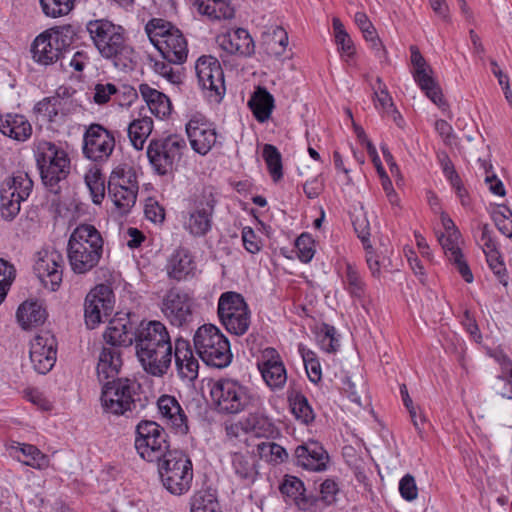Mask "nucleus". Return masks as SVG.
Returning <instances> with one entry per match:
<instances>
[{"instance_id":"1","label":"nucleus","mask_w":512,"mask_h":512,"mask_svg":"<svg viewBox=\"0 0 512 512\" xmlns=\"http://www.w3.org/2000/svg\"><path fill=\"white\" fill-rule=\"evenodd\" d=\"M87 31L99 54L119 70H131L136 63V52L125 29L107 19L91 20Z\"/></svg>"},{"instance_id":"2","label":"nucleus","mask_w":512,"mask_h":512,"mask_svg":"<svg viewBox=\"0 0 512 512\" xmlns=\"http://www.w3.org/2000/svg\"><path fill=\"white\" fill-rule=\"evenodd\" d=\"M101 233L91 224H80L71 233L67 257L75 274H86L95 268L103 254Z\"/></svg>"},{"instance_id":"3","label":"nucleus","mask_w":512,"mask_h":512,"mask_svg":"<svg viewBox=\"0 0 512 512\" xmlns=\"http://www.w3.org/2000/svg\"><path fill=\"white\" fill-rule=\"evenodd\" d=\"M210 395L216 411L225 415H236L261 404L256 392L232 378L216 380L212 384Z\"/></svg>"},{"instance_id":"4","label":"nucleus","mask_w":512,"mask_h":512,"mask_svg":"<svg viewBox=\"0 0 512 512\" xmlns=\"http://www.w3.org/2000/svg\"><path fill=\"white\" fill-rule=\"evenodd\" d=\"M141 385L135 379L117 377L102 386L101 401L104 409L115 415L143 410L147 406V397H141Z\"/></svg>"},{"instance_id":"5","label":"nucleus","mask_w":512,"mask_h":512,"mask_svg":"<svg viewBox=\"0 0 512 512\" xmlns=\"http://www.w3.org/2000/svg\"><path fill=\"white\" fill-rule=\"evenodd\" d=\"M133 322H126L120 329H111L107 337L109 342L118 343L126 347L135 344L136 353L142 350L166 348L172 345L169 333L163 322H140L137 329L133 330Z\"/></svg>"},{"instance_id":"6","label":"nucleus","mask_w":512,"mask_h":512,"mask_svg":"<svg viewBox=\"0 0 512 512\" xmlns=\"http://www.w3.org/2000/svg\"><path fill=\"white\" fill-rule=\"evenodd\" d=\"M145 32L165 61L181 65L188 57V43L182 31L172 23L153 18L145 25Z\"/></svg>"},{"instance_id":"7","label":"nucleus","mask_w":512,"mask_h":512,"mask_svg":"<svg viewBox=\"0 0 512 512\" xmlns=\"http://www.w3.org/2000/svg\"><path fill=\"white\" fill-rule=\"evenodd\" d=\"M34 155L42 183L51 193L58 194L59 183L70 172L67 152L53 142L40 140L35 143Z\"/></svg>"},{"instance_id":"8","label":"nucleus","mask_w":512,"mask_h":512,"mask_svg":"<svg viewBox=\"0 0 512 512\" xmlns=\"http://www.w3.org/2000/svg\"><path fill=\"white\" fill-rule=\"evenodd\" d=\"M193 345L201 360L208 366L222 369L232 362L230 342L218 327L205 323L193 336Z\"/></svg>"},{"instance_id":"9","label":"nucleus","mask_w":512,"mask_h":512,"mask_svg":"<svg viewBox=\"0 0 512 512\" xmlns=\"http://www.w3.org/2000/svg\"><path fill=\"white\" fill-rule=\"evenodd\" d=\"M218 203V193L212 186L203 187L200 193L188 199V208L183 213L184 229L194 237L206 236L213 226V216Z\"/></svg>"},{"instance_id":"10","label":"nucleus","mask_w":512,"mask_h":512,"mask_svg":"<svg viewBox=\"0 0 512 512\" xmlns=\"http://www.w3.org/2000/svg\"><path fill=\"white\" fill-rule=\"evenodd\" d=\"M73 33L71 26L48 29L39 34L31 45L33 60L39 65L48 66L60 62L66 69V49L70 46Z\"/></svg>"},{"instance_id":"11","label":"nucleus","mask_w":512,"mask_h":512,"mask_svg":"<svg viewBox=\"0 0 512 512\" xmlns=\"http://www.w3.org/2000/svg\"><path fill=\"white\" fill-rule=\"evenodd\" d=\"M160 480L167 491L173 495L187 493L193 481V464L183 451L174 449L158 462Z\"/></svg>"},{"instance_id":"12","label":"nucleus","mask_w":512,"mask_h":512,"mask_svg":"<svg viewBox=\"0 0 512 512\" xmlns=\"http://www.w3.org/2000/svg\"><path fill=\"white\" fill-rule=\"evenodd\" d=\"M184 137L170 134L152 139L147 147V157L153 171L160 176L173 174L187 151Z\"/></svg>"},{"instance_id":"13","label":"nucleus","mask_w":512,"mask_h":512,"mask_svg":"<svg viewBox=\"0 0 512 512\" xmlns=\"http://www.w3.org/2000/svg\"><path fill=\"white\" fill-rule=\"evenodd\" d=\"M135 434V448L140 457L148 462H159L172 451L168 433L154 421L139 422Z\"/></svg>"},{"instance_id":"14","label":"nucleus","mask_w":512,"mask_h":512,"mask_svg":"<svg viewBox=\"0 0 512 512\" xmlns=\"http://www.w3.org/2000/svg\"><path fill=\"white\" fill-rule=\"evenodd\" d=\"M115 132L106 129L101 124L89 125L83 135V155L95 162H107L115 149Z\"/></svg>"},{"instance_id":"15","label":"nucleus","mask_w":512,"mask_h":512,"mask_svg":"<svg viewBox=\"0 0 512 512\" xmlns=\"http://www.w3.org/2000/svg\"><path fill=\"white\" fill-rule=\"evenodd\" d=\"M63 255L53 247H44L35 254L34 272L51 291L60 287L63 279Z\"/></svg>"},{"instance_id":"16","label":"nucleus","mask_w":512,"mask_h":512,"mask_svg":"<svg viewBox=\"0 0 512 512\" xmlns=\"http://www.w3.org/2000/svg\"><path fill=\"white\" fill-rule=\"evenodd\" d=\"M195 69L200 86L209 92L208 97L220 102L225 95L226 87L224 72L218 59L211 55H203L198 58Z\"/></svg>"},{"instance_id":"17","label":"nucleus","mask_w":512,"mask_h":512,"mask_svg":"<svg viewBox=\"0 0 512 512\" xmlns=\"http://www.w3.org/2000/svg\"><path fill=\"white\" fill-rule=\"evenodd\" d=\"M190 146L194 152L201 156L207 155L218 142V133L215 124L201 114L193 115L185 125Z\"/></svg>"},{"instance_id":"18","label":"nucleus","mask_w":512,"mask_h":512,"mask_svg":"<svg viewBox=\"0 0 512 512\" xmlns=\"http://www.w3.org/2000/svg\"><path fill=\"white\" fill-rule=\"evenodd\" d=\"M29 356L38 374L50 372L57 359V339L54 334L49 330L37 333L30 341Z\"/></svg>"},{"instance_id":"19","label":"nucleus","mask_w":512,"mask_h":512,"mask_svg":"<svg viewBox=\"0 0 512 512\" xmlns=\"http://www.w3.org/2000/svg\"><path fill=\"white\" fill-rule=\"evenodd\" d=\"M137 192L138 185L134 175L126 176L123 170L112 172L108 181V194L121 213H127L135 204Z\"/></svg>"},{"instance_id":"20","label":"nucleus","mask_w":512,"mask_h":512,"mask_svg":"<svg viewBox=\"0 0 512 512\" xmlns=\"http://www.w3.org/2000/svg\"><path fill=\"white\" fill-rule=\"evenodd\" d=\"M115 304L113 290L106 284H98L86 295L84 301L85 320H101L112 315Z\"/></svg>"},{"instance_id":"21","label":"nucleus","mask_w":512,"mask_h":512,"mask_svg":"<svg viewBox=\"0 0 512 512\" xmlns=\"http://www.w3.org/2000/svg\"><path fill=\"white\" fill-rule=\"evenodd\" d=\"M111 329L120 328L110 326L103 334L104 341L108 346H103L98 357L96 371L100 383L110 378H117L123 365L122 352L120 348L124 346L118 343H111V341L109 342L107 334Z\"/></svg>"},{"instance_id":"22","label":"nucleus","mask_w":512,"mask_h":512,"mask_svg":"<svg viewBox=\"0 0 512 512\" xmlns=\"http://www.w3.org/2000/svg\"><path fill=\"white\" fill-rule=\"evenodd\" d=\"M66 92V88L60 87L55 95L45 97L39 101L34 107L35 112L49 123L63 122L65 116L71 112L73 105L72 100L65 97Z\"/></svg>"},{"instance_id":"23","label":"nucleus","mask_w":512,"mask_h":512,"mask_svg":"<svg viewBox=\"0 0 512 512\" xmlns=\"http://www.w3.org/2000/svg\"><path fill=\"white\" fill-rule=\"evenodd\" d=\"M328 452L317 441H310L295 448L294 464L307 470L322 472L327 469Z\"/></svg>"},{"instance_id":"24","label":"nucleus","mask_w":512,"mask_h":512,"mask_svg":"<svg viewBox=\"0 0 512 512\" xmlns=\"http://www.w3.org/2000/svg\"><path fill=\"white\" fill-rule=\"evenodd\" d=\"M174 360L177 374L183 381L192 383L198 378L199 362L188 340L183 338L175 340Z\"/></svg>"},{"instance_id":"25","label":"nucleus","mask_w":512,"mask_h":512,"mask_svg":"<svg viewBox=\"0 0 512 512\" xmlns=\"http://www.w3.org/2000/svg\"><path fill=\"white\" fill-rule=\"evenodd\" d=\"M263 358V361L258 363L263 380L272 390L283 388L287 381V373L280 355L274 348H266Z\"/></svg>"},{"instance_id":"26","label":"nucleus","mask_w":512,"mask_h":512,"mask_svg":"<svg viewBox=\"0 0 512 512\" xmlns=\"http://www.w3.org/2000/svg\"><path fill=\"white\" fill-rule=\"evenodd\" d=\"M172 355V345L166 346V348L146 349L136 353L144 371L155 377H162L167 373L171 366Z\"/></svg>"},{"instance_id":"27","label":"nucleus","mask_w":512,"mask_h":512,"mask_svg":"<svg viewBox=\"0 0 512 512\" xmlns=\"http://www.w3.org/2000/svg\"><path fill=\"white\" fill-rule=\"evenodd\" d=\"M165 268L170 279L181 281L194 277L197 265L191 251L180 246L169 256Z\"/></svg>"},{"instance_id":"28","label":"nucleus","mask_w":512,"mask_h":512,"mask_svg":"<svg viewBox=\"0 0 512 512\" xmlns=\"http://www.w3.org/2000/svg\"><path fill=\"white\" fill-rule=\"evenodd\" d=\"M219 320H249L251 311L244 297L237 292L227 291L218 299Z\"/></svg>"},{"instance_id":"29","label":"nucleus","mask_w":512,"mask_h":512,"mask_svg":"<svg viewBox=\"0 0 512 512\" xmlns=\"http://www.w3.org/2000/svg\"><path fill=\"white\" fill-rule=\"evenodd\" d=\"M217 42L224 51L230 54L248 57L255 52L254 41L244 28H237L219 35Z\"/></svg>"},{"instance_id":"30","label":"nucleus","mask_w":512,"mask_h":512,"mask_svg":"<svg viewBox=\"0 0 512 512\" xmlns=\"http://www.w3.org/2000/svg\"><path fill=\"white\" fill-rule=\"evenodd\" d=\"M160 414L176 433L185 435L189 431L187 416L178 400L171 395H162L157 400Z\"/></svg>"},{"instance_id":"31","label":"nucleus","mask_w":512,"mask_h":512,"mask_svg":"<svg viewBox=\"0 0 512 512\" xmlns=\"http://www.w3.org/2000/svg\"><path fill=\"white\" fill-rule=\"evenodd\" d=\"M280 492L292 499L301 510H312L319 502L318 496L306 494V488L301 479L285 475L279 487Z\"/></svg>"},{"instance_id":"32","label":"nucleus","mask_w":512,"mask_h":512,"mask_svg":"<svg viewBox=\"0 0 512 512\" xmlns=\"http://www.w3.org/2000/svg\"><path fill=\"white\" fill-rule=\"evenodd\" d=\"M32 125L27 117L19 113L0 114V132L16 142H25L32 135Z\"/></svg>"},{"instance_id":"33","label":"nucleus","mask_w":512,"mask_h":512,"mask_svg":"<svg viewBox=\"0 0 512 512\" xmlns=\"http://www.w3.org/2000/svg\"><path fill=\"white\" fill-rule=\"evenodd\" d=\"M411 74L415 83L434 104L442 110L448 107L447 102L443 98L439 84L432 76L433 70L431 66L427 68V70H411Z\"/></svg>"},{"instance_id":"34","label":"nucleus","mask_w":512,"mask_h":512,"mask_svg":"<svg viewBox=\"0 0 512 512\" xmlns=\"http://www.w3.org/2000/svg\"><path fill=\"white\" fill-rule=\"evenodd\" d=\"M253 116L259 123L267 122L275 108L273 95L262 86L256 87L247 103Z\"/></svg>"},{"instance_id":"35","label":"nucleus","mask_w":512,"mask_h":512,"mask_svg":"<svg viewBox=\"0 0 512 512\" xmlns=\"http://www.w3.org/2000/svg\"><path fill=\"white\" fill-rule=\"evenodd\" d=\"M162 311L167 318L186 320V317L191 314V300L187 294L171 289L163 299Z\"/></svg>"},{"instance_id":"36","label":"nucleus","mask_w":512,"mask_h":512,"mask_svg":"<svg viewBox=\"0 0 512 512\" xmlns=\"http://www.w3.org/2000/svg\"><path fill=\"white\" fill-rule=\"evenodd\" d=\"M138 91L147 104L149 110L156 117L163 119L171 113V102L166 94L151 87L147 83H141Z\"/></svg>"},{"instance_id":"37","label":"nucleus","mask_w":512,"mask_h":512,"mask_svg":"<svg viewBox=\"0 0 512 512\" xmlns=\"http://www.w3.org/2000/svg\"><path fill=\"white\" fill-rule=\"evenodd\" d=\"M244 433H253L256 437L270 438L278 433L273 422L263 413H249L243 418Z\"/></svg>"},{"instance_id":"38","label":"nucleus","mask_w":512,"mask_h":512,"mask_svg":"<svg viewBox=\"0 0 512 512\" xmlns=\"http://www.w3.org/2000/svg\"><path fill=\"white\" fill-rule=\"evenodd\" d=\"M344 289L353 298L362 299L367 291L366 282L355 264L347 262L342 276Z\"/></svg>"},{"instance_id":"39","label":"nucleus","mask_w":512,"mask_h":512,"mask_svg":"<svg viewBox=\"0 0 512 512\" xmlns=\"http://www.w3.org/2000/svg\"><path fill=\"white\" fill-rule=\"evenodd\" d=\"M199 13L211 19H231L234 17V8L226 0H195Z\"/></svg>"},{"instance_id":"40","label":"nucleus","mask_w":512,"mask_h":512,"mask_svg":"<svg viewBox=\"0 0 512 512\" xmlns=\"http://www.w3.org/2000/svg\"><path fill=\"white\" fill-rule=\"evenodd\" d=\"M11 451L21 452L26 459L21 460L19 457L17 459L26 466L38 470L46 469L49 466V456L41 452L35 445L17 443L15 446H11Z\"/></svg>"},{"instance_id":"41","label":"nucleus","mask_w":512,"mask_h":512,"mask_svg":"<svg viewBox=\"0 0 512 512\" xmlns=\"http://www.w3.org/2000/svg\"><path fill=\"white\" fill-rule=\"evenodd\" d=\"M153 130V120L145 116L134 119L127 128L128 137L136 150H142L144 144Z\"/></svg>"},{"instance_id":"42","label":"nucleus","mask_w":512,"mask_h":512,"mask_svg":"<svg viewBox=\"0 0 512 512\" xmlns=\"http://www.w3.org/2000/svg\"><path fill=\"white\" fill-rule=\"evenodd\" d=\"M33 181L24 171H17L8 179L2 189H10L13 196L20 200H27L33 190Z\"/></svg>"},{"instance_id":"43","label":"nucleus","mask_w":512,"mask_h":512,"mask_svg":"<svg viewBox=\"0 0 512 512\" xmlns=\"http://www.w3.org/2000/svg\"><path fill=\"white\" fill-rule=\"evenodd\" d=\"M190 505V512H222L216 494L210 489L197 491Z\"/></svg>"},{"instance_id":"44","label":"nucleus","mask_w":512,"mask_h":512,"mask_svg":"<svg viewBox=\"0 0 512 512\" xmlns=\"http://www.w3.org/2000/svg\"><path fill=\"white\" fill-rule=\"evenodd\" d=\"M332 26L338 51L342 56L353 58L356 53V48L350 35L345 30L343 23L339 18L334 17L332 19Z\"/></svg>"},{"instance_id":"45","label":"nucleus","mask_w":512,"mask_h":512,"mask_svg":"<svg viewBox=\"0 0 512 512\" xmlns=\"http://www.w3.org/2000/svg\"><path fill=\"white\" fill-rule=\"evenodd\" d=\"M231 460L234 472L240 479L250 482L255 480L257 471L253 456L249 454L234 453Z\"/></svg>"},{"instance_id":"46","label":"nucleus","mask_w":512,"mask_h":512,"mask_svg":"<svg viewBox=\"0 0 512 512\" xmlns=\"http://www.w3.org/2000/svg\"><path fill=\"white\" fill-rule=\"evenodd\" d=\"M289 402L291 411L296 419L300 420L304 424L311 423L315 414L312 407L310 406L308 399L301 393L295 392L289 396Z\"/></svg>"},{"instance_id":"47","label":"nucleus","mask_w":512,"mask_h":512,"mask_svg":"<svg viewBox=\"0 0 512 512\" xmlns=\"http://www.w3.org/2000/svg\"><path fill=\"white\" fill-rule=\"evenodd\" d=\"M47 317L46 307L37 299L24 301L16 312V320H47Z\"/></svg>"},{"instance_id":"48","label":"nucleus","mask_w":512,"mask_h":512,"mask_svg":"<svg viewBox=\"0 0 512 512\" xmlns=\"http://www.w3.org/2000/svg\"><path fill=\"white\" fill-rule=\"evenodd\" d=\"M263 158L274 182L283 177L282 157L279 150L272 144L263 147Z\"/></svg>"},{"instance_id":"49","label":"nucleus","mask_w":512,"mask_h":512,"mask_svg":"<svg viewBox=\"0 0 512 512\" xmlns=\"http://www.w3.org/2000/svg\"><path fill=\"white\" fill-rule=\"evenodd\" d=\"M85 183L90 191L92 202L96 205L101 204L105 197V177L100 169L90 170L85 175Z\"/></svg>"},{"instance_id":"50","label":"nucleus","mask_w":512,"mask_h":512,"mask_svg":"<svg viewBox=\"0 0 512 512\" xmlns=\"http://www.w3.org/2000/svg\"><path fill=\"white\" fill-rule=\"evenodd\" d=\"M24 200L13 196L10 189H1L0 192V215L7 221L13 220L20 212V204Z\"/></svg>"},{"instance_id":"51","label":"nucleus","mask_w":512,"mask_h":512,"mask_svg":"<svg viewBox=\"0 0 512 512\" xmlns=\"http://www.w3.org/2000/svg\"><path fill=\"white\" fill-rule=\"evenodd\" d=\"M340 335L334 326L322 322L320 330L317 332L318 341L321 347L328 353L336 352L340 347Z\"/></svg>"},{"instance_id":"52","label":"nucleus","mask_w":512,"mask_h":512,"mask_svg":"<svg viewBox=\"0 0 512 512\" xmlns=\"http://www.w3.org/2000/svg\"><path fill=\"white\" fill-rule=\"evenodd\" d=\"M45 15L57 18L67 15L74 7L75 0H39Z\"/></svg>"},{"instance_id":"53","label":"nucleus","mask_w":512,"mask_h":512,"mask_svg":"<svg viewBox=\"0 0 512 512\" xmlns=\"http://www.w3.org/2000/svg\"><path fill=\"white\" fill-rule=\"evenodd\" d=\"M16 277L14 265L0 258V304L4 301Z\"/></svg>"},{"instance_id":"54","label":"nucleus","mask_w":512,"mask_h":512,"mask_svg":"<svg viewBox=\"0 0 512 512\" xmlns=\"http://www.w3.org/2000/svg\"><path fill=\"white\" fill-rule=\"evenodd\" d=\"M487 264L498 281L504 286L508 283L507 269L501 253L498 251L485 254Z\"/></svg>"},{"instance_id":"55","label":"nucleus","mask_w":512,"mask_h":512,"mask_svg":"<svg viewBox=\"0 0 512 512\" xmlns=\"http://www.w3.org/2000/svg\"><path fill=\"white\" fill-rule=\"evenodd\" d=\"M267 45L270 54L276 57L282 56L288 45L287 32L280 26L275 27Z\"/></svg>"},{"instance_id":"56","label":"nucleus","mask_w":512,"mask_h":512,"mask_svg":"<svg viewBox=\"0 0 512 512\" xmlns=\"http://www.w3.org/2000/svg\"><path fill=\"white\" fill-rule=\"evenodd\" d=\"M352 224L357 234V237L360 239L364 249L371 248V240H370V223L366 216V214L361 213L354 216L352 219Z\"/></svg>"},{"instance_id":"57","label":"nucleus","mask_w":512,"mask_h":512,"mask_svg":"<svg viewBox=\"0 0 512 512\" xmlns=\"http://www.w3.org/2000/svg\"><path fill=\"white\" fill-rule=\"evenodd\" d=\"M295 249L299 260L308 263L315 253L314 241L309 234L303 233L295 240Z\"/></svg>"},{"instance_id":"58","label":"nucleus","mask_w":512,"mask_h":512,"mask_svg":"<svg viewBox=\"0 0 512 512\" xmlns=\"http://www.w3.org/2000/svg\"><path fill=\"white\" fill-rule=\"evenodd\" d=\"M366 251V263L373 278L379 279L381 276V270L386 269L385 257H381L377 254L373 246L370 249H364Z\"/></svg>"},{"instance_id":"59","label":"nucleus","mask_w":512,"mask_h":512,"mask_svg":"<svg viewBox=\"0 0 512 512\" xmlns=\"http://www.w3.org/2000/svg\"><path fill=\"white\" fill-rule=\"evenodd\" d=\"M241 238L247 252L256 254L261 251L263 246L261 238L251 227L246 226L242 229Z\"/></svg>"},{"instance_id":"60","label":"nucleus","mask_w":512,"mask_h":512,"mask_svg":"<svg viewBox=\"0 0 512 512\" xmlns=\"http://www.w3.org/2000/svg\"><path fill=\"white\" fill-rule=\"evenodd\" d=\"M172 63L168 61H155L153 64V69L156 73L166 78L169 82L173 84H179L182 82V74L179 69H174L171 66Z\"/></svg>"},{"instance_id":"61","label":"nucleus","mask_w":512,"mask_h":512,"mask_svg":"<svg viewBox=\"0 0 512 512\" xmlns=\"http://www.w3.org/2000/svg\"><path fill=\"white\" fill-rule=\"evenodd\" d=\"M399 492L406 501H413L418 496L415 478L411 474L404 475L399 482Z\"/></svg>"},{"instance_id":"62","label":"nucleus","mask_w":512,"mask_h":512,"mask_svg":"<svg viewBox=\"0 0 512 512\" xmlns=\"http://www.w3.org/2000/svg\"><path fill=\"white\" fill-rule=\"evenodd\" d=\"M380 91L375 92V100L374 104L377 110H379L383 116L384 115H390V111L393 110L395 107L392 98L387 91V88L385 85H383V88L379 87Z\"/></svg>"},{"instance_id":"63","label":"nucleus","mask_w":512,"mask_h":512,"mask_svg":"<svg viewBox=\"0 0 512 512\" xmlns=\"http://www.w3.org/2000/svg\"><path fill=\"white\" fill-rule=\"evenodd\" d=\"M118 88L112 83L97 84L94 88V102L97 104L107 103L112 95L118 94Z\"/></svg>"},{"instance_id":"64","label":"nucleus","mask_w":512,"mask_h":512,"mask_svg":"<svg viewBox=\"0 0 512 512\" xmlns=\"http://www.w3.org/2000/svg\"><path fill=\"white\" fill-rule=\"evenodd\" d=\"M339 488L337 483L332 479H326L320 485V494L318 497L319 502H323L325 505H331L336 500V494L338 493Z\"/></svg>"}]
</instances>
